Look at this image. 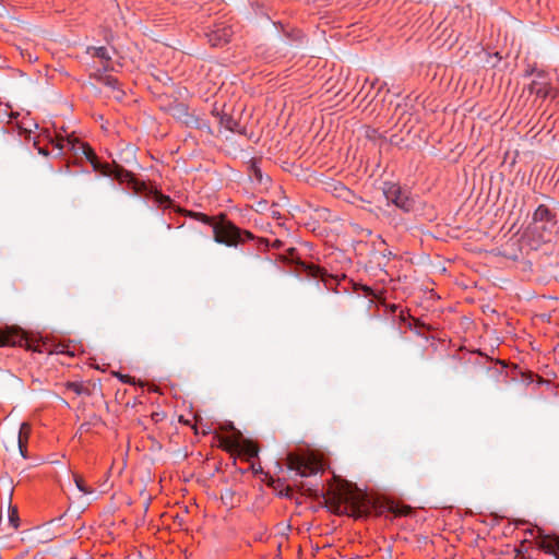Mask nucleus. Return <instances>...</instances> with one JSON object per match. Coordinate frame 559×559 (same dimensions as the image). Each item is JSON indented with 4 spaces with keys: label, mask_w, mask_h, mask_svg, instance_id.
<instances>
[{
    "label": "nucleus",
    "mask_w": 559,
    "mask_h": 559,
    "mask_svg": "<svg viewBox=\"0 0 559 559\" xmlns=\"http://www.w3.org/2000/svg\"><path fill=\"white\" fill-rule=\"evenodd\" d=\"M19 512L17 508L12 504V492L10 493L9 498V506H8V522L10 526L14 530L19 527Z\"/></svg>",
    "instance_id": "11"
},
{
    "label": "nucleus",
    "mask_w": 559,
    "mask_h": 559,
    "mask_svg": "<svg viewBox=\"0 0 559 559\" xmlns=\"http://www.w3.org/2000/svg\"><path fill=\"white\" fill-rule=\"evenodd\" d=\"M253 171H254V177H255V179H257L259 182H261V181H262V173H261V170H260V169H258V168H254V170H253Z\"/></svg>",
    "instance_id": "24"
},
{
    "label": "nucleus",
    "mask_w": 559,
    "mask_h": 559,
    "mask_svg": "<svg viewBox=\"0 0 559 559\" xmlns=\"http://www.w3.org/2000/svg\"><path fill=\"white\" fill-rule=\"evenodd\" d=\"M31 435V425L28 423H22L19 431L15 432V440H22V442H28Z\"/></svg>",
    "instance_id": "15"
},
{
    "label": "nucleus",
    "mask_w": 559,
    "mask_h": 559,
    "mask_svg": "<svg viewBox=\"0 0 559 559\" xmlns=\"http://www.w3.org/2000/svg\"><path fill=\"white\" fill-rule=\"evenodd\" d=\"M237 451L242 452L251 457L258 455V447L251 440L245 439L242 436L241 444H239Z\"/></svg>",
    "instance_id": "12"
},
{
    "label": "nucleus",
    "mask_w": 559,
    "mask_h": 559,
    "mask_svg": "<svg viewBox=\"0 0 559 559\" xmlns=\"http://www.w3.org/2000/svg\"><path fill=\"white\" fill-rule=\"evenodd\" d=\"M222 123L225 126L226 129L230 131H236L237 122H235L231 118H226L222 120Z\"/></svg>",
    "instance_id": "21"
},
{
    "label": "nucleus",
    "mask_w": 559,
    "mask_h": 559,
    "mask_svg": "<svg viewBox=\"0 0 559 559\" xmlns=\"http://www.w3.org/2000/svg\"><path fill=\"white\" fill-rule=\"evenodd\" d=\"M38 151H39L40 154H43L45 156L48 155V152L46 150H44V148H39Z\"/></svg>",
    "instance_id": "26"
},
{
    "label": "nucleus",
    "mask_w": 559,
    "mask_h": 559,
    "mask_svg": "<svg viewBox=\"0 0 559 559\" xmlns=\"http://www.w3.org/2000/svg\"><path fill=\"white\" fill-rule=\"evenodd\" d=\"M74 483H75V485H76L78 489H79L81 492H83V493H91V492H92V490H91V489H88V488L85 486L84 480H83V478H82L81 476H79V475H74Z\"/></svg>",
    "instance_id": "20"
},
{
    "label": "nucleus",
    "mask_w": 559,
    "mask_h": 559,
    "mask_svg": "<svg viewBox=\"0 0 559 559\" xmlns=\"http://www.w3.org/2000/svg\"><path fill=\"white\" fill-rule=\"evenodd\" d=\"M287 466L292 471H296L301 477H308L318 472V466L314 462L306 460L295 453H288Z\"/></svg>",
    "instance_id": "5"
},
{
    "label": "nucleus",
    "mask_w": 559,
    "mask_h": 559,
    "mask_svg": "<svg viewBox=\"0 0 559 559\" xmlns=\"http://www.w3.org/2000/svg\"><path fill=\"white\" fill-rule=\"evenodd\" d=\"M556 545H557V547L559 549V537L556 539Z\"/></svg>",
    "instance_id": "28"
},
{
    "label": "nucleus",
    "mask_w": 559,
    "mask_h": 559,
    "mask_svg": "<svg viewBox=\"0 0 559 559\" xmlns=\"http://www.w3.org/2000/svg\"><path fill=\"white\" fill-rule=\"evenodd\" d=\"M382 193L389 204H394L405 213L412 212L415 207V201L406 191L402 190L401 187L395 183L384 182Z\"/></svg>",
    "instance_id": "3"
},
{
    "label": "nucleus",
    "mask_w": 559,
    "mask_h": 559,
    "mask_svg": "<svg viewBox=\"0 0 559 559\" xmlns=\"http://www.w3.org/2000/svg\"><path fill=\"white\" fill-rule=\"evenodd\" d=\"M17 447L20 454L23 459H27V442L22 440H15V431L10 432L4 441V448L7 451L14 450Z\"/></svg>",
    "instance_id": "8"
},
{
    "label": "nucleus",
    "mask_w": 559,
    "mask_h": 559,
    "mask_svg": "<svg viewBox=\"0 0 559 559\" xmlns=\"http://www.w3.org/2000/svg\"><path fill=\"white\" fill-rule=\"evenodd\" d=\"M114 374H115L117 378H119V379H120L122 382H124V383H132V384L134 383V379H133V378H131V377H130V376H128V374H121V373H119V372H115Z\"/></svg>",
    "instance_id": "22"
},
{
    "label": "nucleus",
    "mask_w": 559,
    "mask_h": 559,
    "mask_svg": "<svg viewBox=\"0 0 559 559\" xmlns=\"http://www.w3.org/2000/svg\"><path fill=\"white\" fill-rule=\"evenodd\" d=\"M227 41H228V39H227V35L225 34V35H224V43H227Z\"/></svg>",
    "instance_id": "27"
},
{
    "label": "nucleus",
    "mask_w": 559,
    "mask_h": 559,
    "mask_svg": "<svg viewBox=\"0 0 559 559\" xmlns=\"http://www.w3.org/2000/svg\"><path fill=\"white\" fill-rule=\"evenodd\" d=\"M193 217L212 226L213 238L217 243L236 247L237 245L253 238V235L250 231L239 229L230 221H227L223 214L218 217H211L203 213H193Z\"/></svg>",
    "instance_id": "2"
},
{
    "label": "nucleus",
    "mask_w": 559,
    "mask_h": 559,
    "mask_svg": "<svg viewBox=\"0 0 559 559\" xmlns=\"http://www.w3.org/2000/svg\"><path fill=\"white\" fill-rule=\"evenodd\" d=\"M528 88H530L531 93H534V94H536L538 96H542V97H546L548 95V90H549L547 84L542 83V82H536V81H533L530 84Z\"/></svg>",
    "instance_id": "14"
},
{
    "label": "nucleus",
    "mask_w": 559,
    "mask_h": 559,
    "mask_svg": "<svg viewBox=\"0 0 559 559\" xmlns=\"http://www.w3.org/2000/svg\"><path fill=\"white\" fill-rule=\"evenodd\" d=\"M173 111H174L173 115L180 119L182 117L188 116L187 107L183 104H177L176 106H174Z\"/></svg>",
    "instance_id": "17"
},
{
    "label": "nucleus",
    "mask_w": 559,
    "mask_h": 559,
    "mask_svg": "<svg viewBox=\"0 0 559 559\" xmlns=\"http://www.w3.org/2000/svg\"><path fill=\"white\" fill-rule=\"evenodd\" d=\"M411 510L409 507H405L403 510H393L395 514H406Z\"/></svg>",
    "instance_id": "25"
},
{
    "label": "nucleus",
    "mask_w": 559,
    "mask_h": 559,
    "mask_svg": "<svg viewBox=\"0 0 559 559\" xmlns=\"http://www.w3.org/2000/svg\"><path fill=\"white\" fill-rule=\"evenodd\" d=\"M222 443L226 450L237 451L239 444H241V432L239 430H235L233 436L224 437L222 439Z\"/></svg>",
    "instance_id": "10"
},
{
    "label": "nucleus",
    "mask_w": 559,
    "mask_h": 559,
    "mask_svg": "<svg viewBox=\"0 0 559 559\" xmlns=\"http://www.w3.org/2000/svg\"><path fill=\"white\" fill-rule=\"evenodd\" d=\"M533 221L535 224L540 223L542 224L540 228L544 230L547 229L548 223H551L552 225L555 224L554 217H552L549 209L546 205H539L536 209V211L534 212V215H533Z\"/></svg>",
    "instance_id": "7"
},
{
    "label": "nucleus",
    "mask_w": 559,
    "mask_h": 559,
    "mask_svg": "<svg viewBox=\"0 0 559 559\" xmlns=\"http://www.w3.org/2000/svg\"><path fill=\"white\" fill-rule=\"evenodd\" d=\"M307 271L308 273L312 276V277H321L322 280L324 278V272L323 270H321L319 266L314 265V264H310L307 266Z\"/></svg>",
    "instance_id": "18"
},
{
    "label": "nucleus",
    "mask_w": 559,
    "mask_h": 559,
    "mask_svg": "<svg viewBox=\"0 0 559 559\" xmlns=\"http://www.w3.org/2000/svg\"><path fill=\"white\" fill-rule=\"evenodd\" d=\"M334 192H335L336 197H338V198L347 199L350 195V191L342 183H337L334 187Z\"/></svg>",
    "instance_id": "16"
},
{
    "label": "nucleus",
    "mask_w": 559,
    "mask_h": 559,
    "mask_svg": "<svg viewBox=\"0 0 559 559\" xmlns=\"http://www.w3.org/2000/svg\"><path fill=\"white\" fill-rule=\"evenodd\" d=\"M210 43L213 45V46H218L221 45V38L217 37L216 35H212L210 37Z\"/></svg>",
    "instance_id": "23"
},
{
    "label": "nucleus",
    "mask_w": 559,
    "mask_h": 559,
    "mask_svg": "<svg viewBox=\"0 0 559 559\" xmlns=\"http://www.w3.org/2000/svg\"><path fill=\"white\" fill-rule=\"evenodd\" d=\"M87 52L93 57L100 59L105 63H108L111 60V56L105 47H88Z\"/></svg>",
    "instance_id": "13"
},
{
    "label": "nucleus",
    "mask_w": 559,
    "mask_h": 559,
    "mask_svg": "<svg viewBox=\"0 0 559 559\" xmlns=\"http://www.w3.org/2000/svg\"><path fill=\"white\" fill-rule=\"evenodd\" d=\"M98 83L112 90L114 97L121 99L123 92L118 88V80L110 75H100L97 78Z\"/></svg>",
    "instance_id": "9"
},
{
    "label": "nucleus",
    "mask_w": 559,
    "mask_h": 559,
    "mask_svg": "<svg viewBox=\"0 0 559 559\" xmlns=\"http://www.w3.org/2000/svg\"><path fill=\"white\" fill-rule=\"evenodd\" d=\"M325 504L335 514H347L356 519L367 516L373 508L368 495L352 484H344L330 492Z\"/></svg>",
    "instance_id": "1"
},
{
    "label": "nucleus",
    "mask_w": 559,
    "mask_h": 559,
    "mask_svg": "<svg viewBox=\"0 0 559 559\" xmlns=\"http://www.w3.org/2000/svg\"><path fill=\"white\" fill-rule=\"evenodd\" d=\"M24 341V332L20 328L12 326L0 330V346H22Z\"/></svg>",
    "instance_id": "6"
},
{
    "label": "nucleus",
    "mask_w": 559,
    "mask_h": 559,
    "mask_svg": "<svg viewBox=\"0 0 559 559\" xmlns=\"http://www.w3.org/2000/svg\"><path fill=\"white\" fill-rule=\"evenodd\" d=\"M55 146L60 151L64 148L74 151V153L81 151L87 157V159H90L95 165L96 155L87 144L81 143L78 139L71 136H57L55 140Z\"/></svg>",
    "instance_id": "4"
},
{
    "label": "nucleus",
    "mask_w": 559,
    "mask_h": 559,
    "mask_svg": "<svg viewBox=\"0 0 559 559\" xmlns=\"http://www.w3.org/2000/svg\"><path fill=\"white\" fill-rule=\"evenodd\" d=\"M68 389L72 390L76 394H84L87 393V389L82 384L78 382H70L68 383Z\"/></svg>",
    "instance_id": "19"
}]
</instances>
